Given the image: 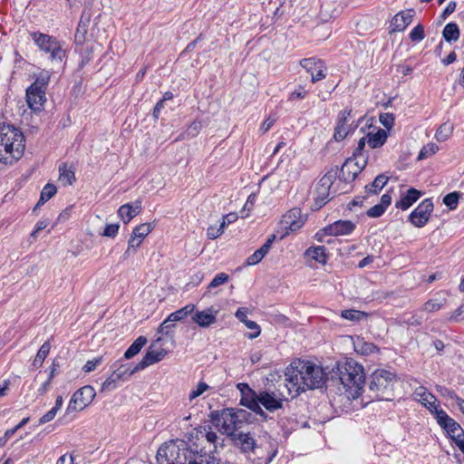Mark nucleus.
I'll return each mask as SVG.
<instances>
[{
	"instance_id": "f257e3e1",
	"label": "nucleus",
	"mask_w": 464,
	"mask_h": 464,
	"mask_svg": "<svg viewBox=\"0 0 464 464\" xmlns=\"http://www.w3.org/2000/svg\"><path fill=\"white\" fill-rule=\"evenodd\" d=\"M331 379L338 380L342 386L339 391L352 399H356L362 394L365 383L363 367L353 359L338 362L333 368Z\"/></svg>"
},
{
	"instance_id": "f03ea898",
	"label": "nucleus",
	"mask_w": 464,
	"mask_h": 464,
	"mask_svg": "<svg viewBox=\"0 0 464 464\" xmlns=\"http://www.w3.org/2000/svg\"><path fill=\"white\" fill-rule=\"evenodd\" d=\"M25 150L23 132L10 124H0V162L13 164L22 158Z\"/></svg>"
},
{
	"instance_id": "7ed1b4c3",
	"label": "nucleus",
	"mask_w": 464,
	"mask_h": 464,
	"mask_svg": "<svg viewBox=\"0 0 464 464\" xmlns=\"http://www.w3.org/2000/svg\"><path fill=\"white\" fill-rule=\"evenodd\" d=\"M394 381V373L382 369L374 371L370 377L369 397L372 400L391 401Z\"/></svg>"
},
{
	"instance_id": "20e7f679",
	"label": "nucleus",
	"mask_w": 464,
	"mask_h": 464,
	"mask_svg": "<svg viewBox=\"0 0 464 464\" xmlns=\"http://www.w3.org/2000/svg\"><path fill=\"white\" fill-rule=\"evenodd\" d=\"M32 40L39 50L48 54V59L54 63H62L66 56V51L63 48V43L56 37L41 32H33L30 34Z\"/></svg>"
},
{
	"instance_id": "39448f33",
	"label": "nucleus",
	"mask_w": 464,
	"mask_h": 464,
	"mask_svg": "<svg viewBox=\"0 0 464 464\" xmlns=\"http://www.w3.org/2000/svg\"><path fill=\"white\" fill-rule=\"evenodd\" d=\"M210 419L216 426H220L219 430L228 438L235 436L244 428L237 408L211 411Z\"/></svg>"
},
{
	"instance_id": "423d86ee",
	"label": "nucleus",
	"mask_w": 464,
	"mask_h": 464,
	"mask_svg": "<svg viewBox=\"0 0 464 464\" xmlns=\"http://www.w3.org/2000/svg\"><path fill=\"white\" fill-rule=\"evenodd\" d=\"M338 175V167L331 169L318 181L314 192V203L313 210H318L324 206L334 195L335 191L331 192V187Z\"/></svg>"
},
{
	"instance_id": "0eeeda50",
	"label": "nucleus",
	"mask_w": 464,
	"mask_h": 464,
	"mask_svg": "<svg viewBox=\"0 0 464 464\" xmlns=\"http://www.w3.org/2000/svg\"><path fill=\"white\" fill-rule=\"evenodd\" d=\"M302 391L321 388L325 382V373L322 367L310 362H299Z\"/></svg>"
},
{
	"instance_id": "6e6552de",
	"label": "nucleus",
	"mask_w": 464,
	"mask_h": 464,
	"mask_svg": "<svg viewBox=\"0 0 464 464\" xmlns=\"http://www.w3.org/2000/svg\"><path fill=\"white\" fill-rule=\"evenodd\" d=\"M237 388L240 392V405L249 409L256 415L261 417L263 420H267L268 415L259 405V392H256L249 387L247 383H237Z\"/></svg>"
},
{
	"instance_id": "1a4fd4ad",
	"label": "nucleus",
	"mask_w": 464,
	"mask_h": 464,
	"mask_svg": "<svg viewBox=\"0 0 464 464\" xmlns=\"http://www.w3.org/2000/svg\"><path fill=\"white\" fill-rule=\"evenodd\" d=\"M95 390L86 385L77 390L72 396L66 411L68 413L85 409L95 398Z\"/></svg>"
},
{
	"instance_id": "9d476101",
	"label": "nucleus",
	"mask_w": 464,
	"mask_h": 464,
	"mask_svg": "<svg viewBox=\"0 0 464 464\" xmlns=\"http://www.w3.org/2000/svg\"><path fill=\"white\" fill-rule=\"evenodd\" d=\"M285 401H287V398L278 390L259 391V405L269 412H275L282 409Z\"/></svg>"
},
{
	"instance_id": "9b49d317",
	"label": "nucleus",
	"mask_w": 464,
	"mask_h": 464,
	"mask_svg": "<svg viewBox=\"0 0 464 464\" xmlns=\"http://www.w3.org/2000/svg\"><path fill=\"white\" fill-rule=\"evenodd\" d=\"M434 208L431 198H425L410 214L409 221L417 227H424L430 219Z\"/></svg>"
},
{
	"instance_id": "f8f14e48",
	"label": "nucleus",
	"mask_w": 464,
	"mask_h": 464,
	"mask_svg": "<svg viewBox=\"0 0 464 464\" xmlns=\"http://www.w3.org/2000/svg\"><path fill=\"white\" fill-rule=\"evenodd\" d=\"M436 420L453 441L459 437H464V430L445 411L440 410L437 412Z\"/></svg>"
},
{
	"instance_id": "ddd939ff",
	"label": "nucleus",
	"mask_w": 464,
	"mask_h": 464,
	"mask_svg": "<svg viewBox=\"0 0 464 464\" xmlns=\"http://www.w3.org/2000/svg\"><path fill=\"white\" fill-rule=\"evenodd\" d=\"M136 372H132L130 364H121L103 382L101 392H111L117 388L120 381H124Z\"/></svg>"
},
{
	"instance_id": "4468645a",
	"label": "nucleus",
	"mask_w": 464,
	"mask_h": 464,
	"mask_svg": "<svg viewBox=\"0 0 464 464\" xmlns=\"http://www.w3.org/2000/svg\"><path fill=\"white\" fill-rule=\"evenodd\" d=\"M302 217V211L298 208L290 209L283 216L280 224L282 228H285L286 231L281 236V239L284 238L289 231L295 232L303 227L304 220Z\"/></svg>"
},
{
	"instance_id": "2eb2a0df",
	"label": "nucleus",
	"mask_w": 464,
	"mask_h": 464,
	"mask_svg": "<svg viewBox=\"0 0 464 464\" xmlns=\"http://www.w3.org/2000/svg\"><path fill=\"white\" fill-rule=\"evenodd\" d=\"M300 65L311 74L312 82H317L326 76V66L320 59L305 58L300 61Z\"/></svg>"
},
{
	"instance_id": "dca6fc26",
	"label": "nucleus",
	"mask_w": 464,
	"mask_h": 464,
	"mask_svg": "<svg viewBox=\"0 0 464 464\" xmlns=\"http://www.w3.org/2000/svg\"><path fill=\"white\" fill-rule=\"evenodd\" d=\"M46 101L45 90L36 87V84H31L26 90V102L28 107L34 111H40Z\"/></svg>"
},
{
	"instance_id": "f3484780",
	"label": "nucleus",
	"mask_w": 464,
	"mask_h": 464,
	"mask_svg": "<svg viewBox=\"0 0 464 464\" xmlns=\"http://www.w3.org/2000/svg\"><path fill=\"white\" fill-rule=\"evenodd\" d=\"M413 396L418 400L429 411L437 416L440 411L439 405L437 404V398L430 392L424 386H420L415 389Z\"/></svg>"
},
{
	"instance_id": "a211bd4d",
	"label": "nucleus",
	"mask_w": 464,
	"mask_h": 464,
	"mask_svg": "<svg viewBox=\"0 0 464 464\" xmlns=\"http://www.w3.org/2000/svg\"><path fill=\"white\" fill-rule=\"evenodd\" d=\"M229 439L244 454L252 453L256 448V440L250 432L240 431Z\"/></svg>"
},
{
	"instance_id": "6ab92c4d",
	"label": "nucleus",
	"mask_w": 464,
	"mask_h": 464,
	"mask_svg": "<svg viewBox=\"0 0 464 464\" xmlns=\"http://www.w3.org/2000/svg\"><path fill=\"white\" fill-rule=\"evenodd\" d=\"M352 110L345 109L340 111L338 115L337 124L334 129V139L336 141H341L346 138L350 131H352V125L348 124V119L351 117Z\"/></svg>"
},
{
	"instance_id": "aec40b11",
	"label": "nucleus",
	"mask_w": 464,
	"mask_h": 464,
	"mask_svg": "<svg viewBox=\"0 0 464 464\" xmlns=\"http://www.w3.org/2000/svg\"><path fill=\"white\" fill-rule=\"evenodd\" d=\"M355 229V224L350 220H337L325 227L322 231L329 236H345L352 234Z\"/></svg>"
},
{
	"instance_id": "412c9836",
	"label": "nucleus",
	"mask_w": 464,
	"mask_h": 464,
	"mask_svg": "<svg viewBox=\"0 0 464 464\" xmlns=\"http://www.w3.org/2000/svg\"><path fill=\"white\" fill-rule=\"evenodd\" d=\"M151 347L147 351L141 361L132 368V372L141 371L153 363L160 362L165 357L167 353L164 349L154 351L151 350Z\"/></svg>"
},
{
	"instance_id": "4be33fe9",
	"label": "nucleus",
	"mask_w": 464,
	"mask_h": 464,
	"mask_svg": "<svg viewBox=\"0 0 464 464\" xmlns=\"http://www.w3.org/2000/svg\"><path fill=\"white\" fill-rule=\"evenodd\" d=\"M218 311L214 307H209L203 311H196L192 314V321L200 327H208L215 324Z\"/></svg>"
},
{
	"instance_id": "5701e85b",
	"label": "nucleus",
	"mask_w": 464,
	"mask_h": 464,
	"mask_svg": "<svg viewBox=\"0 0 464 464\" xmlns=\"http://www.w3.org/2000/svg\"><path fill=\"white\" fill-rule=\"evenodd\" d=\"M413 9H407L395 14L391 22V27L393 32L403 31L412 21L414 16Z\"/></svg>"
},
{
	"instance_id": "b1692460",
	"label": "nucleus",
	"mask_w": 464,
	"mask_h": 464,
	"mask_svg": "<svg viewBox=\"0 0 464 464\" xmlns=\"http://www.w3.org/2000/svg\"><path fill=\"white\" fill-rule=\"evenodd\" d=\"M356 163L353 162L352 158H348L339 171V179L344 182H350L355 179L360 173L361 167H354Z\"/></svg>"
},
{
	"instance_id": "393cba45",
	"label": "nucleus",
	"mask_w": 464,
	"mask_h": 464,
	"mask_svg": "<svg viewBox=\"0 0 464 464\" xmlns=\"http://www.w3.org/2000/svg\"><path fill=\"white\" fill-rule=\"evenodd\" d=\"M422 195V193L414 188H411L407 190V193L401 198L400 200L396 201L395 207L402 210H406L411 208Z\"/></svg>"
},
{
	"instance_id": "a878e982",
	"label": "nucleus",
	"mask_w": 464,
	"mask_h": 464,
	"mask_svg": "<svg viewBox=\"0 0 464 464\" xmlns=\"http://www.w3.org/2000/svg\"><path fill=\"white\" fill-rule=\"evenodd\" d=\"M141 210V205L140 202L136 201L135 205L131 204H125L120 207L118 210V215L121 218V220L127 224L129 223L133 218H135Z\"/></svg>"
},
{
	"instance_id": "bb28decb",
	"label": "nucleus",
	"mask_w": 464,
	"mask_h": 464,
	"mask_svg": "<svg viewBox=\"0 0 464 464\" xmlns=\"http://www.w3.org/2000/svg\"><path fill=\"white\" fill-rule=\"evenodd\" d=\"M300 366L287 368L285 372V381H287L292 388L295 389V395L300 394L302 391L301 382V375H300Z\"/></svg>"
},
{
	"instance_id": "cd10ccee",
	"label": "nucleus",
	"mask_w": 464,
	"mask_h": 464,
	"mask_svg": "<svg viewBox=\"0 0 464 464\" xmlns=\"http://www.w3.org/2000/svg\"><path fill=\"white\" fill-rule=\"evenodd\" d=\"M367 143L372 149L381 148L388 138L387 130L379 129L375 133L369 132L366 135Z\"/></svg>"
},
{
	"instance_id": "c85d7f7f",
	"label": "nucleus",
	"mask_w": 464,
	"mask_h": 464,
	"mask_svg": "<svg viewBox=\"0 0 464 464\" xmlns=\"http://www.w3.org/2000/svg\"><path fill=\"white\" fill-rule=\"evenodd\" d=\"M304 256L323 265L326 264L328 258L324 246H310L305 250Z\"/></svg>"
},
{
	"instance_id": "c756f323",
	"label": "nucleus",
	"mask_w": 464,
	"mask_h": 464,
	"mask_svg": "<svg viewBox=\"0 0 464 464\" xmlns=\"http://www.w3.org/2000/svg\"><path fill=\"white\" fill-rule=\"evenodd\" d=\"M175 451H177V445L175 443L161 446L157 452V462L159 464H171L170 458L175 455Z\"/></svg>"
},
{
	"instance_id": "7c9ffc66",
	"label": "nucleus",
	"mask_w": 464,
	"mask_h": 464,
	"mask_svg": "<svg viewBox=\"0 0 464 464\" xmlns=\"http://www.w3.org/2000/svg\"><path fill=\"white\" fill-rule=\"evenodd\" d=\"M59 180L63 185H72L75 180L74 169L72 167H69L67 163H62L59 166Z\"/></svg>"
},
{
	"instance_id": "2f4dec72",
	"label": "nucleus",
	"mask_w": 464,
	"mask_h": 464,
	"mask_svg": "<svg viewBox=\"0 0 464 464\" xmlns=\"http://www.w3.org/2000/svg\"><path fill=\"white\" fill-rule=\"evenodd\" d=\"M192 458V452L187 448H179L177 446L175 455L170 458L171 464H186Z\"/></svg>"
},
{
	"instance_id": "473e14b6",
	"label": "nucleus",
	"mask_w": 464,
	"mask_h": 464,
	"mask_svg": "<svg viewBox=\"0 0 464 464\" xmlns=\"http://www.w3.org/2000/svg\"><path fill=\"white\" fill-rule=\"evenodd\" d=\"M389 178L384 174L378 175L374 180L365 187V189L370 194H377L386 185Z\"/></svg>"
},
{
	"instance_id": "72a5a7b5",
	"label": "nucleus",
	"mask_w": 464,
	"mask_h": 464,
	"mask_svg": "<svg viewBox=\"0 0 464 464\" xmlns=\"http://www.w3.org/2000/svg\"><path fill=\"white\" fill-rule=\"evenodd\" d=\"M195 310V305L193 304H188L184 307L171 313L168 317L169 321L173 323L181 321L185 319L188 314H193Z\"/></svg>"
},
{
	"instance_id": "f704fd0d",
	"label": "nucleus",
	"mask_w": 464,
	"mask_h": 464,
	"mask_svg": "<svg viewBox=\"0 0 464 464\" xmlns=\"http://www.w3.org/2000/svg\"><path fill=\"white\" fill-rule=\"evenodd\" d=\"M355 351L361 354L368 355L379 352V348L373 343H368L363 339H358L354 344Z\"/></svg>"
},
{
	"instance_id": "c9c22d12",
	"label": "nucleus",
	"mask_w": 464,
	"mask_h": 464,
	"mask_svg": "<svg viewBox=\"0 0 464 464\" xmlns=\"http://www.w3.org/2000/svg\"><path fill=\"white\" fill-rule=\"evenodd\" d=\"M443 38L450 43L456 42L459 38V29L456 23H449L445 25L442 31Z\"/></svg>"
},
{
	"instance_id": "e433bc0d",
	"label": "nucleus",
	"mask_w": 464,
	"mask_h": 464,
	"mask_svg": "<svg viewBox=\"0 0 464 464\" xmlns=\"http://www.w3.org/2000/svg\"><path fill=\"white\" fill-rule=\"evenodd\" d=\"M147 338L144 336L138 337L132 344L126 350L124 353L125 359H130L140 353L141 348L146 344Z\"/></svg>"
},
{
	"instance_id": "4c0bfd02",
	"label": "nucleus",
	"mask_w": 464,
	"mask_h": 464,
	"mask_svg": "<svg viewBox=\"0 0 464 464\" xmlns=\"http://www.w3.org/2000/svg\"><path fill=\"white\" fill-rule=\"evenodd\" d=\"M57 192V188L53 184H46L41 191L40 199L35 208L44 205L46 201L52 198Z\"/></svg>"
},
{
	"instance_id": "58836bf2",
	"label": "nucleus",
	"mask_w": 464,
	"mask_h": 464,
	"mask_svg": "<svg viewBox=\"0 0 464 464\" xmlns=\"http://www.w3.org/2000/svg\"><path fill=\"white\" fill-rule=\"evenodd\" d=\"M51 349V343L49 342H44L42 346L40 347L34 362L33 366L34 368H39L43 365L44 361L47 357L49 352Z\"/></svg>"
},
{
	"instance_id": "ea45409f",
	"label": "nucleus",
	"mask_w": 464,
	"mask_h": 464,
	"mask_svg": "<svg viewBox=\"0 0 464 464\" xmlns=\"http://www.w3.org/2000/svg\"><path fill=\"white\" fill-rule=\"evenodd\" d=\"M341 316L346 320L359 322L367 317V314L355 309L343 310Z\"/></svg>"
},
{
	"instance_id": "a19ab883",
	"label": "nucleus",
	"mask_w": 464,
	"mask_h": 464,
	"mask_svg": "<svg viewBox=\"0 0 464 464\" xmlns=\"http://www.w3.org/2000/svg\"><path fill=\"white\" fill-rule=\"evenodd\" d=\"M152 230V227L150 223H144L137 226L133 231L132 234H134L135 237H137L139 239H141V241L145 238L146 236H148Z\"/></svg>"
},
{
	"instance_id": "79ce46f5",
	"label": "nucleus",
	"mask_w": 464,
	"mask_h": 464,
	"mask_svg": "<svg viewBox=\"0 0 464 464\" xmlns=\"http://www.w3.org/2000/svg\"><path fill=\"white\" fill-rule=\"evenodd\" d=\"M94 50L93 44H86L84 47L81 50V67H83L86 65L92 59V53Z\"/></svg>"
},
{
	"instance_id": "37998d69",
	"label": "nucleus",
	"mask_w": 464,
	"mask_h": 464,
	"mask_svg": "<svg viewBox=\"0 0 464 464\" xmlns=\"http://www.w3.org/2000/svg\"><path fill=\"white\" fill-rule=\"evenodd\" d=\"M459 197H460L459 192L454 191V192L449 193L443 198V203L448 208H450V209H455L458 206Z\"/></svg>"
},
{
	"instance_id": "c03bdc74",
	"label": "nucleus",
	"mask_w": 464,
	"mask_h": 464,
	"mask_svg": "<svg viewBox=\"0 0 464 464\" xmlns=\"http://www.w3.org/2000/svg\"><path fill=\"white\" fill-rule=\"evenodd\" d=\"M141 244V239H139L134 234L131 233L130 238L128 242V248L124 253V257H128L129 256L134 254L136 252V248L139 247Z\"/></svg>"
},
{
	"instance_id": "a18cd8bd",
	"label": "nucleus",
	"mask_w": 464,
	"mask_h": 464,
	"mask_svg": "<svg viewBox=\"0 0 464 464\" xmlns=\"http://www.w3.org/2000/svg\"><path fill=\"white\" fill-rule=\"evenodd\" d=\"M228 275L226 273H219L216 275V276L212 279V281L209 283L208 288L212 289L216 288L228 281Z\"/></svg>"
},
{
	"instance_id": "49530a36",
	"label": "nucleus",
	"mask_w": 464,
	"mask_h": 464,
	"mask_svg": "<svg viewBox=\"0 0 464 464\" xmlns=\"http://www.w3.org/2000/svg\"><path fill=\"white\" fill-rule=\"evenodd\" d=\"M438 150H439V148L436 144L429 143L421 149V150L420 151V154L418 156V159L422 160L429 156H431V155L435 154Z\"/></svg>"
},
{
	"instance_id": "de8ad7c7",
	"label": "nucleus",
	"mask_w": 464,
	"mask_h": 464,
	"mask_svg": "<svg viewBox=\"0 0 464 464\" xmlns=\"http://www.w3.org/2000/svg\"><path fill=\"white\" fill-rule=\"evenodd\" d=\"M424 37V28L421 24L416 25L410 33V39L412 42H420Z\"/></svg>"
},
{
	"instance_id": "09e8293b",
	"label": "nucleus",
	"mask_w": 464,
	"mask_h": 464,
	"mask_svg": "<svg viewBox=\"0 0 464 464\" xmlns=\"http://www.w3.org/2000/svg\"><path fill=\"white\" fill-rule=\"evenodd\" d=\"M380 122L388 130H391L394 124V116L392 113H381Z\"/></svg>"
},
{
	"instance_id": "8fccbe9b",
	"label": "nucleus",
	"mask_w": 464,
	"mask_h": 464,
	"mask_svg": "<svg viewBox=\"0 0 464 464\" xmlns=\"http://www.w3.org/2000/svg\"><path fill=\"white\" fill-rule=\"evenodd\" d=\"M49 81H50L49 72H41L33 84H36V87L46 90V86L48 85Z\"/></svg>"
},
{
	"instance_id": "3c124183",
	"label": "nucleus",
	"mask_w": 464,
	"mask_h": 464,
	"mask_svg": "<svg viewBox=\"0 0 464 464\" xmlns=\"http://www.w3.org/2000/svg\"><path fill=\"white\" fill-rule=\"evenodd\" d=\"M450 132L451 131H450V126H448L447 124L441 125L438 129V130L436 132V135H435L437 140L438 141H444V140H446L449 138Z\"/></svg>"
},
{
	"instance_id": "603ef678",
	"label": "nucleus",
	"mask_w": 464,
	"mask_h": 464,
	"mask_svg": "<svg viewBox=\"0 0 464 464\" xmlns=\"http://www.w3.org/2000/svg\"><path fill=\"white\" fill-rule=\"evenodd\" d=\"M209 388V386L206 383V382H199L196 387L195 390H193L190 393H189V400L192 401L194 400L195 398L200 396L201 394H203Z\"/></svg>"
},
{
	"instance_id": "864d4df0",
	"label": "nucleus",
	"mask_w": 464,
	"mask_h": 464,
	"mask_svg": "<svg viewBox=\"0 0 464 464\" xmlns=\"http://www.w3.org/2000/svg\"><path fill=\"white\" fill-rule=\"evenodd\" d=\"M307 91L304 90V87L302 85H299L294 92H292L289 94L288 100L289 101H295V100H303L306 97Z\"/></svg>"
},
{
	"instance_id": "5fc2aeb1",
	"label": "nucleus",
	"mask_w": 464,
	"mask_h": 464,
	"mask_svg": "<svg viewBox=\"0 0 464 464\" xmlns=\"http://www.w3.org/2000/svg\"><path fill=\"white\" fill-rule=\"evenodd\" d=\"M201 122L199 121H194L188 127L186 134L189 138L197 136L201 129Z\"/></svg>"
},
{
	"instance_id": "6e6d98bb",
	"label": "nucleus",
	"mask_w": 464,
	"mask_h": 464,
	"mask_svg": "<svg viewBox=\"0 0 464 464\" xmlns=\"http://www.w3.org/2000/svg\"><path fill=\"white\" fill-rule=\"evenodd\" d=\"M119 228V224H109L105 227L102 236L113 238L118 234Z\"/></svg>"
},
{
	"instance_id": "4d7b16f0",
	"label": "nucleus",
	"mask_w": 464,
	"mask_h": 464,
	"mask_svg": "<svg viewBox=\"0 0 464 464\" xmlns=\"http://www.w3.org/2000/svg\"><path fill=\"white\" fill-rule=\"evenodd\" d=\"M244 324L248 329L255 330L254 333L247 334L248 338L254 339L260 334V327L256 322L247 319Z\"/></svg>"
},
{
	"instance_id": "13d9d810",
	"label": "nucleus",
	"mask_w": 464,
	"mask_h": 464,
	"mask_svg": "<svg viewBox=\"0 0 464 464\" xmlns=\"http://www.w3.org/2000/svg\"><path fill=\"white\" fill-rule=\"evenodd\" d=\"M238 218V216L235 212L228 213L223 216L222 222L219 225L220 228L224 231V229L231 223H234Z\"/></svg>"
},
{
	"instance_id": "bf43d9fd",
	"label": "nucleus",
	"mask_w": 464,
	"mask_h": 464,
	"mask_svg": "<svg viewBox=\"0 0 464 464\" xmlns=\"http://www.w3.org/2000/svg\"><path fill=\"white\" fill-rule=\"evenodd\" d=\"M237 412L239 414V417L241 418L243 425L250 424L255 421V417L251 412L239 408H237Z\"/></svg>"
},
{
	"instance_id": "052dcab7",
	"label": "nucleus",
	"mask_w": 464,
	"mask_h": 464,
	"mask_svg": "<svg viewBox=\"0 0 464 464\" xmlns=\"http://www.w3.org/2000/svg\"><path fill=\"white\" fill-rule=\"evenodd\" d=\"M265 256L257 249L251 256H249L246 260V266H254L258 264Z\"/></svg>"
},
{
	"instance_id": "680f3d73",
	"label": "nucleus",
	"mask_w": 464,
	"mask_h": 464,
	"mask_svg": "<svg viewBox=\"0 0 464 464\" xmlns=\"http://www.w3.org/2000/svg\"><path fill=\"white\" fill-rule=\"evenodd\" d=\"M386 208H384L380 203L372 207L367 211V216L370 218H379L381 217L384 212Z\"/></svg>"
},
{
	"instance_id": "e2e57ef3",
	"label": "nucleus",
	"mask_w": 464,
	"mask_h": 464,
	"mask_svg": "<svg viewBox=\"0 0 464 464\" xmlns=\"http://www.w3.org/2000/svg\"><path fill=\"white\" fill-rule=\"evenodd\" d=\"M102 357H98V358H94L92 360H89L84 364L82 369H83V371L85 372H91L94 371L96 369V367L102 363Z\"/></svg>"
},
{
	"instance_id": "0e129e2a",
	"label": "nucleus",
	"mask_w": 464,
	"mask_h": 464,
	"mask_svg": "<svg viewBox=\"0 0 464 464\" xmlns=\"http://www.w3.org/2000/svg\"><path fill=\"white\" fill-rule=\"evenodd\" d=\"M464 318V304L459 306L448 318L450 322H459Z\"/></svg>"
},
{
	"instance_id": "69168bd1",
	"label": "nucleus",
	"mask_w": 464,
	"mask_h": 464,
	"mask_svg": "<svg viewBox=\"0 0 464 464\" xmlns=\"http://www.w3.org/2000/svg\"><path fill=\"white\" fill-rule=\"evenodd\" d=\"M442 307V304L436 303L433 300H429L423 304V310L429 313L436 312Z\"/></svg>"
},
{
	"instance_id": "338daca9",
	"label": "nucleus",
	"mask_w": 464,
	"mask_h": 464,
	"mask_svg": "<svg viewBox=\"0 0 464 464\" xmlns=\"http://www.w3.org/2000/svg\"><path fill=\"white\" fill-rule=\"evenodd\" d=\"M174 327V323L169 321V317H167L160 325L158 332L160 334H169V331Z\"/></svg>"
},
{
	"instance_id": "774afa93",
	"label": "nucleus",
	"mask_w": 464,
	"mask_h": 464,
	"mask_svg": "<svg viewBox=\"0 0 464 464\" xmlns=\"http://www.w3.org/2000/svg\"><path fill=\"white\" fill-rule=\"evenodd\" d=\"M223 234V230L220 227H217L210 226L207 230V236L209 239H216Z\"/></svg>"
}]
</instances>
